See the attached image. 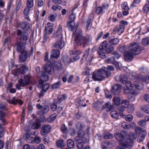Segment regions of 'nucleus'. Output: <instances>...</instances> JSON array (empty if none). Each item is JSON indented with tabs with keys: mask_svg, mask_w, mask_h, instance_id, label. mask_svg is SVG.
<instances>
[{
	"mask_svg": "<svg viewBox=\"0 0 149 149\" xmlns=\"http://www.w3.org/2000/svg\"><path fill=\"white\" fill-rule=\"evenodd\" d=\"M126 135V132L121 131L120 133L116 132L114 135V137L117 141L119 142V146L118 147V149H126L125 148H131L133 146V141L129 139H125V137Z\"/></svg>",
	"mask_w": 149,
	"mask_h": 149,
	"instance_id": "f257e3e1",
	"label": "nucleus"
},
{
	"mask_svg": "<svg viewBox=\"0 0 149 149\" xmlns=\"http://www.w3.org/2000/svg\"><path fill=\"white\" fill-rule=\"evenodd\" d=\"M92 39V37L90 35H87L83 36L82 31L80 30L77 32L74 41L78 45L81 46L82 44L84 46H86L91 43Z\"/></svg>",
	"mask_w": 149,
	"mask_h": 149,
	"instance_id": "f03ea898",
	"label": "nucleus"
},
{
	"mask_svg": "<svg viewBox=\"0 0 149 149\" xmlns=\"http://www.w3.org/2000/svg\"><path fill=\"white\" fill-rule=\"evenodd\" d=\"M111 74L105 68L100 69L97 71H94L93 74L92 79L95 81H101L105 78H109Z\"/></svg>",
	"mask_w": 149,
	"mask_h": 149,
	"instance_id": "7ed1b4c3",
	"label": "nucleus"
},
{
	"mask_svg": "<svg viewBox=\"0 0 149 149\" xmlns=\"http://www.w3.org/2000/svg\"><path fill=\"white\" fill-rule=\"evenodd\" d=\"M38 114L40 115L38 119V122H44L46 121L45 118L43 114L46 113L49 110V108L47 106H45L43 107L39 104H38Z\"/></svg>",
	"mask_w": 149,
	"mask_h": 149,
	"instance_id": "20e7f679",
	"label": "nucleus"
},
{
	"mask_svg": "<svg viewBox=\"0 0 149 149\" xmlns=\"http://www.w3.org/2000/svg\"><path fill=\"white\" fill-rule=\"evenodd\" d=\"M128 49L135 55H136L141 53L143 49V47L141 46L139 43L135 42L130 44L128 47Z\"/></svg>",
	"mask_w": 149,
	"mask_h": 149,
	"instance_id": "39448f33",
	"label": "nucleus"
},
{
	"mask_svg": "<svg viewBox=\"0 0 149 149\" xmlns=\"http://www.w3.org/2000/svg\"><path fill=\"white\" fill-rule=\"evenodd\" d=\"M8 109V108L5 104L0 102V122L3 125H6L8 124L4 118L6 113L4 111H7Z\"/></svg>",
	"mask_w": 149,
	"mask_h": 149,
	"instance_id": "423d86ee",
	"label": "nucleus"
},
{
	"mask_svg": "<svg viewBox=\"0 0 149 149\" xmlns=\"http://www.w3.org/2000/svg\"><path fill=\"white\" fill-rule=\"evenodd\" d=\"M119 26H116L113 29L112 34H114L118 32L120 35L124 31L125 26L128 24V22L124 20L121 21L120 22Z\"/></svg>",
	"mask_w": 149,
	"mask_h": 149,
	"instance_id": "0eeeda50",
	"label": "nucleus"
},
{
	"mask_svg": "<svg viewBox=\"0 0 149 149\" xmlns=\"http://www.w3.org/2000/svg\"><path fill=\"white\" fill-rule=\"evenodd\" d=\"M65 46V42L63 38L56 39V41L53 45V46L56 48L62 49Z\"/></svg>",
	"mask_w": 149,
	"mask_h": 149,
	"instance_id": "6e6552de",
	"label": "nucleus"
},
{
	"mask_svg": "<svg viewBox=\"0 0 149 149\" xmlns=\"http://www.w3.org/2000/svg\"><path fill=\"white\" fill-rule=\"evenodd\" d=\"M52 127L49 125H43L41 127L40 133L42 136L48 134L50 131Z\"/></svg>",
	"mask_w": 149,
	"mask_h": 149,
	"instance_id": "1a4fd4ad",
	"label": "nucleus"
},
{
	"mask_svg": "<svg viewBox=\"0 0 149 149\" xmlns=\"http://www.w3.org/2000/svg\"><path fill=\"white\" fill-rule=\"evenodd\" d=\"M16 50L18 52H21L22 51H24L25 48V45L21 41H17L15 43Z\"/></svg>",
	"mask_w": 149,
	"mask_h": 149,
	"instance_id": "9d476101",
	"label": "nucleus"
},
{
	"mask_svg": "<svg viewBox=\"0 0 149 149\" xmlns=\"http://www.w3.org/2000/svg\"><path fill=\"white\" fill-rule=\"evenodd\" d=\"M45 72L49 74H53L54 72V67L52 65L47 64L43 66Z\"/></svg>",
	"mask_w": 149,
	"mask_h": 149,
	"instance_id": "9b49d317",
	"label": "nucleus"
},
{
	"mask_svg": "<svg viewBox=\"0 0 149 149\" xmlns=\"http://www.w3.org/2000/svg\"><path fill=\"white\" fill-rule=\"evenodd\" d=\"M19 56V61L20 62H24L28 58V53L26 50H24L20 52Z\"/></svg>",
	"mask_w": 149,
	"mask_h": 149,
	"instance_id": "f8f14e48",
	"label": "nucleus"
},
{
	"mask_svg": "<svg viewBox=\"0 0 149 149\" xmlns=\"http://www.w3.org/2000/svg\"><path fill=\"white\" fill-rule=\"evenodd\" d=\"M134 55H135L129 50L124 53V59L128 62L131 61L133 59Z\"/></svg>",
	"mask_w": 149,
	"mask_h": 149,
	"instance_id": "ddd939ff",
	"label": "nucleus"
},
{
	"mask_svg": "<svg viewBox=\"0 0 149 149\" xmlns=\"http://www.w3.org/2000/svg\"><path fill=\"white\" fill-rule=\"evenodd\" d=\"M78 136L74 138V140H77L78 139L83 140L84 139L86 140V137L85 132L82 130H79L77 132Z\"/></svg>",
	"mask_w": 149,
	"mask_h": 149,
	"instance_id": "4468645a",
	"label": "nucleus"
},
{
	"mask_svg": "<svg viewBox=\"0 0 149 149\" xmlns=\"http://www.w3.org/2000/svg\"><path fill=\"white\" fill-rule=\"evenodd\" d=\"M121 88V85L118 84H115L112 87L111 92L113 95L118 94Z\"/></svg>",
	"mask_w": 149,
	"mask_h": 149,
	"instance_id": "2eb2a0df",
	"label": "nucleus"
},
{
	"mask_svg": "<svg viewBox=\"0 0 149 149\" xmlns=\"http://www.w3.org/2000/svg\"><path fill=\"white\" fill-rule=\"evenodd\" d=\"M125 86L124 87V92L127 93L130 91L132 90L133 88V84L129 81H127L125 83Z\"/></svg>",
	"mask_w": 149,
	"mask_h": 149,
	"instance_id": "dca6fc26",
	"label": "nucleus"
},
{
	"mask_svg": "<svg viewBox=\"0 0 149 149\" xmlns=\"http://www.w3.org/2000/svg\"><path fill=\"white\" fill-rule=\"evenodd\" d=\"M29 68L25 64H22L17 69V72L19 73L25 74L26 72L28 71Z\"/></svg>",
	"mask_w": 149,
	"mask_h": 149,
	"instance_id": "f3484780",
	"label": "nucleus"
},
{
	"mask_svg": "<svg viewBox=\"0 0 149 149\" xmlns=\"http://www.w3.org/2000/svg\"><path fill=\"white\" fill-rule=\"evenodd\" d=\"M19 83L15 84V86L16 88L19 90H21L22 89L21 87H24L27 86V85L24 81V79L20 78L18 80Z\"/></svg>",
	"mask_w": 149,
	"mask_h": 149,
	"instance_id": "a211bd4d",
	"label": "nucleus"
},
{
	"mask_svg": "<svg viewBox=\"0 0 149 149\" xmlns=\"http://www.w3.org/2000/svg\"><path fill=\"white\" fill-rule=\"evenodd\" d=\"M50 87L49 84H44L42 87H41V90L40 91L39 97L40 98L42 96H43L47 91L49 89Z\"/></svg>",
	"mask_w": 149,
	"mask_h": 149,
	"instance_id": "6ab92c4d",
	"label": "nucleus"
},
{
	"mask_svg": "<svg viewBox=\"0 0 149 149\" xmlns=\"http://www.w3.org/2000/svg\"><path fill=\"white\" fill-rule=\"evenodd\" d=\"M62 26L59 25L57 31L53 34V36L58 39H61L62 38Z\"/></svg>",
	"mask_w": 149,
	"mask_h": 149,
	"instance_id": "aec40b11",
	"label": "nucleus"
},
{
	"mask_svg": "<svg viewBox=\"0 0 149 149\" xmlns=\"http://www.w3.org/2000/svg\"><path fill=\"white\" fill-rule=\"evenodd\" d=\"M24 81L25 82L27 85L32 84L33 83V79L30 75L26 74L24 75Z\"/></svg>",
	"mask_w": 149,
	"mask_h": 149,
	"instance_id": "412c9836",
	"label": "nucleus"
},
{
	"mask_svg": "<svg viewBox=\"0 0 149 149\" xmlns=\"http://www.w3.org/2000/svg\"><path fill=\"white\" fill-rule=\"evenodd\" d=\"M77 144L78 149H82L84 147V144L86 142V140L84 139L83 140L78 139L77 140H75Z\"/></svg>",
	"mask_w": 149,
	"mask_h": 149,
	"instance_id": "4be33fe9",
	"label": "nucleus"
},
{
	"mask_svg": "<svg viewBox=\"0 0 149 149\" xmlns=\"http://www.w3.org/2000/svg\"><path fill=\"white\" fill-rule=\"evenodd\" d=\"M90 50L89 49H88L87 50H86L85 53L83 56V57L81 61L85 60H86V58L87 57L88 59L89 58H90L89 60H88L89 61L90 63L92 61V59L93 58V56L92 55L89 54V51Z\"/></svg>",
	"mask_w": 149,
	"mask_h": 149,
	"instance_id": "5701e85b",
	"label": "nucleus"
},
{
	"mask_svg": "<svg viewBox=\"0 0 149 149\" xmlns=\"http://www.w3.org/2000/svg\"><path fill=\"white\" fill-rule=\"evenodd\" d=\"M60 53L59 50L57 49H54L51 52V56L54 58H57L60 56Z\"/></svg>",
	"mask_w": 149,
	"mask_h": 149,
	"instance_id": "b1692460",
	"label": "nucleus"
},
{
	"mask_svg": "<svg viewBox=\"0 0 149 149\" xmlns=\"http://www.w3.org/2000/svg\"><path fill=\"white\" fill-rule=\"evenodd\" d=\"M28 36L27 35H26L25 33H23L19 37V41H21L23 43L25 44H27V42L28 40Z\"/></svg>",
	"mask_w": 149,
	"mask_h": 149,
	"instance_id": "393cba45",
	"label": "nucleus"
},
{
	"mask_svg": "<svg viewBox=\"0 0 149 149\" xmlns=\"http://www.w3.org/2000/svg\"><path fill=\"white\" fill-rule=\"evenodd\" d=\"M119 41L118 38H115L113 37H109V42L112 44L116 45H117Z\"/></svg>",
	"mask_w": 149,
	"mask_h": 149,
	"instance_id": "a878e982",
	"label": "nucleus"
},
{
	"mask_svg": "<svg viewBox=\"0 0 149 149\" xmlns=\"http://www.w3.org/2000/svg\"><path fill=\"white\" fill-rule=\"evenodd\" d=\"M46 73L45 71L42 72L41 75L40 77V79L45 81H48L49 79V77L47 74Z\"/></svg>",
	"mask_w": 149,
	"mask_h": 149,
	"instance_id": "bb28decb",
	"label": "nucleus"
},
{
	"mask_svg": "<svg viewBox=\"0 0 149 149\" xmlns=\"http://www.w3.org/2000/svg\"><path fill=\"white\" fill-rule=\"evenodd\" d=\"M58 104L56 99H54L51 105V109L53 111H55L57 110Z\"/></svg>",
	"mask_w": 149,
	"mask_h": 149,
	"instance_id": "cd10ccee",
	"label": "nucleus"
},
{
	"mask_svg": "<svg viewBox=\"0 0 149 149\" xmlns=\"http://www.w3.org/2000/svg\"><path fill=\"white\" fill-rule=\"evenodd\" d=\"M125 108L124 107L122 106L119 107L118 108V110L119 111L120 116L122 118H124L125 116V113H123V112L125 110Z\"/></svg>",
	"mask_w": 149,
	"mask_h": 149,
	"instance_id": "c85d7f7f",
	"label": "nucleus"
},
{
	"mask_svg": "<svg viewBox=\"0 0 149 149\" xmlns=\"http://www.w3.org/2000/svg\"><path fill=\"white\" fill-rule=\"evenodd\" d=\"M26 140L28 143H33L35 142L36 143H37V135L36 136L35 138L31 136Z\"/></svg>",
	"mask_w": 149,
	"mask_h": 149,
	"instance_id": "c756f323",
	"label": "nucleus"
},
{
	"mask_svg": "<svg viewBox=\"0 0 149 149\" xmlns=\"http://www.w3.org/2000/svg\"><path fill=\"white\" fill-rule=\"evenodd\" d=\"M67 98V96L65 95H58V97L57 99H56V100L58 102V104H61V102L65 100Z\"/></svg>",
	"mask_w": 149,
	"mask_h": 149,
	"instance_id": "7c9ffc66",
	"label": "nucleus"
},
{
	"mask_svg": "<svg viewBox=\"0 0 149 149\" xmlns=\"http://www.w3.org/2000/svg\"><path fill=\"white\" fill-rule=\"evenodd\" d=\"M65 145V143L64 142V141L63 139H59L56 142V146L59 148H62Z\"/></svg>",
	"mask_w": 149,
	"mask_h": 149,
	"instance_id": "2f4dec72",
	"label": "nucleus"
},
{
	"mask_svg": "<svg viewBox=\"0 0 149 149\" xmlns=\"http://www.w3.org/2000/svg\"><path fill=\"white\" fill-rule=\"evenodd\" d=\"M21 27L23 29L28 30L30 27L29 23L27 22H22L21 24Z\"/></svg>",
	"mask_w": 149,
	"mask_h": 149,
	"instance_id": "473e14b6",
	"label": "nucleus"
},
{
	"mask_svg": "<svg viewBox=\"0 0 149 149\" xmlns=\"http://www.w3.org/2000/svg\"><path fill=\"white\" fill-rule=\"evenodd\" d=\"M119 78L120 81V83H122V84H125V83L127 81V77L126 75L125 74L120 75Z\"/></svg>",
	"mask_w": 149,
	"mask_h": 149,
	"instance_id": "72a5a7b5",
	"label": "nucleus"
},
{
	"mask_svg": "<svg viewBox=\"0 0 149 149\" xmlns=\"http://www.w3.org/2000/svg\"><path fill=\"white\" fill-rule=\"evenodd\" d=\"M109 44L107 41H104L101 44L99 49L103 50H105L107 48V47H108Z\"/></svg>",
	"mask_w": 149,
	"mask_h": 149,
	"instance_id": "f704fd0d",
	"label": "nucleus"
},
{
	"mask_svg": "<svg viewBox=\"0 0 149 149\" xmlns=\"http://www.w3.org/2000/svg\"><path fill=\"white\" fill-rule=\"evenodd\" d=\"M120 99L119 97H115L113 98L112 100L113 104L114 105H119L120 104Z\"/></svg>",
	"mask_w": 149,
	"mask_h": 149,
	"instance_id": "c9c22d12",
	"label": "nucleus"
},
{
	"mask_svg": "<svg viewBox=\"0 0 149 149\" xmlns=\"http://www.w3.org/2000/svg\"><path fill=\"white\" fill-rule=\"evenodd\" d=\"M141 44L144 46H147L149 45V38L146 37L143 38L141 40Z\"/></svg>",
	"mask_w": 149,
	"mask_h": 149,
	"instance_id": "e433bc0d",
	"label": "nucleus"
},
{
	"mask_svg": "<svg viewBox=\"0 0 149 149\" xmlns=\"http://www.w3.org/2000/svg\"><path fill=\"white\" fill-rule=\"evenodd\" d=\"M68 29L70 31H72L75 26V23L73 21H70L67 23Z\"/></svg>",
	"mask_w": 149,
	"mask_h": 149,
	"instance_id": "4c0bfd02",
	"label": "nucleus"
},
{
	"mask_svg": "<svg viewBox=\"0 0 149 149\" xmlns=\"http://www.w3.org/2000/svg\"><path fill=\"white\" fill-rule=\"evenodd\" d=\"M105 50L106 53H110L114 50V49L113 45L109 44Z\"/></svg>",
	"mask_w": 149,
	"mask_h": 149,
	"instance_id": "58836bf2",
	"label": "nucleus"
},
{
	"mask_svg": "<svg viewBox=\"0 0 149 149\" xmlns=\"http://www.w3.org/2000/svg\"><path fill=\"white\" fill-rule=\"evenodd\" d=\"M54 65L55 68H56L58 70H61L62 68L61 62L59 61L55 62L54 64Z\"/></svg>",
	"mask_w": 149,
	"mask_h": 149,
	"instance_id": "ea45409f",
	"label": "nucleus"
},
{
	"mask_svg": "<svg viewBox=\"0 0 149 149\" xmlns=\"http://www.w3.org/2000/svg\"><path fill=\"white\" fill-rule=\"evenodd\" d=\"M67 145L69 148H72L74 147V142L72 139H69L67 141Z\"/></svg>",
	"mask_w": 149,
	"mask_h": 149,
	"instance_id": "a19ab883",
	"label": "nucleus"
},
{
	"mask_svg": "<svg viewBox=\"0 0 149 149\" xmlns=\"http://www.w3.org/2000/svg\"><path fill=\"white\" fill-rule=\"evenodd\" d=\"M102 136L104 139H111L113 137V135L109 132H105L104 133Z\"/></svg>",
	"mask_w": 149,
	"mask_h": 149,
	"instance_id": "79ce46f5",
	"label": "nucleus"
},
{
	"mask_svg": "<svg viewBox=\"0 0 149 149\" xmlns=\"http://www.w3.org/2000/svg\"><path fill=\"white\" fill-rule=\"evenodd\" d=\"M103 50L99 49L97 50V52L100 57L102 58H105L106 56L104 52L103 51Z\"/></svg>",
	"mask_w": 149,
	"mask_h": 149,
	"instance_id": "37998d69",
	"label": "nucleus"
},
{
	"mask_svg": "<svg viewBox=\"0 0 149 149\" xmlns=\"http://www.w3.org/2000/svg\"><path fill=\"white\" fill-rule=\"evenodd\" d=\"M130 104L129 101L127 100H123L121 102V105L125 108L128 107Z\"/></svg>",
	"mask_w": 149,
	"mask_h": 149,
	"instance_id": "c03bdc74",
	"label": "nucleus"
},
{
	"mask_svg": "<svg viewBox=\"0 0 149 149\" xmlns=\"http://www.w3.org/2000/svg\"><path fill=\"white\" fill-rule=\"evenodd\" d=\"M134 84L135 87L139 90H141L143 88L142 84L137 81H134Z\"/></svg>",
	"mask_w": 149,
	"mask_h": 149,
	"instance_id": "a18cd8bd",
	"label": "nucleus"
},
{
	"mask_svg": "<svg viewBox=\"0 0 149 149\" xmlns=\"http://www.w3.org/2000/svg\"><path fill=\"white\" fill-rule=\"evenodd\" d=\"M57 115L56 113H54L51 115L47 119L48 121L50 123L54 120L57 117Z\"/></svg>",
	"mask_w": 149,
	"mask_h": 149,
	"instance_id": "49530a36",
	"label": "nucleus"
},
{
	"mask_svg": "<svg viewBox=\"0 0 149 149\" xmlns=\"http://www.w3.org/2000/svg\"><path fill=\"white\" fill-rule=\"evenodd\" d=\"M101 7L103 12L104 13L105 11L107 10L109 7V4L107 3H103L102 4Z\"/></svg>",
	"mask_w": 149,
	"mask_h": 149,
	"instance_id": "de8ad7c7",
	"label": "nucleus"
},
{
	"mask_svg": "<svg viewBox=\"0 0 149 149\" xmlns=\"http://www.w3.org/2000/svg\"><path fill=\"white\" fill-rule=\"evenodd\" d=\"M121 126L125 130L129 129L130 127V125L125 122H123L122 123Z\"/></svg>",
	"mask_w": 149,
	"mask_h": 149,
	"instance_id": "09e8293b",
	"label": "nucleus"
},
{
	"mask_svg": "<svg viewBox=\"0 0 149 149\" xmlns=\"http://www.w3.org/2000/svg\"><path fill=\"white\" fill-rule=\"evenodd\" d=\"M141 109L145 113L149 114V105L143 106L141 107Z\"/></svg>",
	"mask_w": 149,
	"mask_h": 149,
	"instance_id": "8fccbe9b",
	"label": "nucleus"
},
{
	"mask_svg": "<svg viewBox=\"0 0 149 149\" xmlns=\"http://www.w3.org/2000/svg\"><path fill=\"white\" fill-rule=\"evenodd\" d=\"M53 27H50L45 26V30L46 32V33L50 34L52 33L53 31Z\"/></svg>",
	"mask_w": 149,
	"mask_h": 149,
	"instance_id": "3c124183",
	"label": "nucleus"
},
{
	"mask_svg": "<svg viewBox=\"0 0 149 149\" xmlns=\"http://www.w3.org/2000/svg\"><path fill=\"white\" fill-rule=\"evenodd\" d=\"M137 134L134 133L130 132L129 134V137L130 139H135L137 137Z\"/></svg>",
	"mask_w": 149,
	"mask_h": 149,
	"instance_id": "603ef678",
	"label": "nucleus"
},
{
	"mask_svg": "<svg viewBox=\"0 0 149 149\" xmlns=\"http://www.w3.org/2000/svg\"><path fill=\"white\" fill-rule=\"evenodd\" d=\"M134 130L137 134H141L143 132L142 128L139 126L136 127L135 128Z\"/></svg>",
	"mask_w": 149,
	"mask_h": 149,
	"instance_id": "864d4df0",
	"label": "nucleus"
},
{
	"mask_svg": "<svg viewBox=\"0 0 149 149\" xmlns=\"http://www.w3.org/2000/svg\"><path fill=\"white\" fill-rule=\"evenodd\" d=\"M110 114L111 117L113 118H117L118 116L117 112L115 111H111Z\"/></svg>",
	"mask_w": 149,
	"mask_h": 149,
	"instance_id": "5fc2aeb1",
	"label": "nucleus"
},
{
	"mask_svg": "<svg viewBox=\"0 0 149 149\" xmlns=\"http://www.w3.org/2000/svg\"><path fill=\"white\" fill-rule=\"evenodd\" d=\"M33 5V0H27L26 3V6L31 8Z\"/></svg>",
	"mask_w": 149,
	"mask_h": 149,
	"instance_id": "6e6d98bb",
	"label": "nucleus"
},
{
	"mask_svg": "<svg viewBox=\"0 0 149 149\" xmlns=\"http://www.w3.org/2000/svg\"><path fill=\"white\" fill-rule=\"evenodd\" d=\"M56 14H54L50 15L48 17V19L52 22H54L56 17Z\"/></svg>",
	"mask_w": 149,
	"mask_h": 149,
	"instance_id": "4d7b16f0",
	"label": "nucleus"
},
{
	"mask_svg": "<svg viewBox=\"0 0 149 149\" xmlns=\"http://www.w3.org/2000/svg\"><path fill=\"white\" fill-rule=\"evenodd\" d=\"M95 12L98 14H102L104 13L101 6H98L96 8Z\"/></svg>",
	"mask_w": 149,
	"mask_h": 149,
	"instance_id": "13d9d810",
	"label": "nucleus"
},
{
	"mask_svg": "<svg viewBox=\"0 0 149 149\" xmlns=\"http://www.w3.org/2000/svg\"><path fill=\"white\" fill-rule=\"evenodd\" d=\"M122 8L125 10H128L129 9V7L128 6L127 3V2H124L121 5Z\"/></svg>",
	"mask_w": 149,
	"mask_h": 149,
	"instance_id": "bf43d9fd",
	"label": "nucleus"
},
{
	"mask_svg": "<svg viewBox=\"0 0 149 149\" xmlns=\"http://www.w3.org/2000/svg\"><path fill=\"white\" fill-rule=\"evenodd\" d=\"M134 104H131L127 108V111L129 113H132L134 112Z\"/></svg>",
	"mask_w": 149,
	"mask_h": 149,
	"instance_id": "052dcab7",
	"label": "nucleus"
},
{
	"mask_svg": "<svg viewBox=\"0 0 149 149\" xmlns=\"http://www.w3.org/2000/svg\"><path fill=\"white\" fill-rule=\"evenodd\" d=\"M138 125L142 127L145 126L146 124L145 121L143 119L141 120L138 122Z\"/></svg>",
	"mask_w": 149,
	"mask_h": 149,
	"instance_id": "680f3d73",
	"label": "nucleus"
},
{
	"mask_svg": "<svg viewBox=\"0 0 149 149\" xmlns=\"http://www.w3.org/2000/svg\"><path fill=\"white\" fill-rule=\"evenodd\" d=\"M115 61V57H111L107 59V62L109 63L113 64Z\"/></svg>",
	"mask_w": 149,
	"mask_h": 149,
	"instance_id": "e2e57ef3",
	"label": "nucleus"
},
{
	"mask_svg": "<svg viewBox=\"0 0 149 149\" xmlns=\"http://www.w3.org/2000/svg\"><path fill=\"white\" fill-rule=\"evenodd\" d=\"M30 8H29L27 6L25 7L24 11V13L25 15H28L29 13Z\"/></svg>",
	"mask_w": 149,
	"mask_h": 149,
	"instance_id": "0e129e2a",
	"label": "nucleus"
},
{
	"mask_svg": "<svg viewBox=\"0 0 149 149\" xmlns=\"http://www.w3.org/2000/svg\"><path fill=\"white\" fill-rule=\"evenodd\" d=\"M61 82L59 81L53 84L52 86V88L53 89H56L58 88L59 86L61 85Z\"/></svg>",
	"mask_w": 149,
	"mask_h": 149,
	"instance_id": "69168bd1",
	"label": "nucleus"
},
{
	"mask_svg": "<svg viewBox=\"0 0 149 149\" xmlns=\"http://www.w3.org/2000/svg\"><path fill=\"white\" fill-rule=\"evenodd\" d=\"M76 128L77 129L81 130L83 127L82 123L80 122H78L75 125Z\"/></svg>",
	"mask_w": 149,
	"mask_h": 149,
	"instance_id": "338daca9",
	"label": "nucleus"
},
{
	"mask_svg": "<svg viewBox=\"0 0 149 149\" xmlns=\"http://www.w3.org/2000/svg\"><path fill=\"white\" fill-rule=\"evenodd\" d=\"M144 12L147 13L149 11V4H145L143 8Z\"/></svg>",
	"mask_w": 149,
	"mask_h": 149,
	"instance_id": "774afa93",
	"label": "nucleus"
}]
</instances>
